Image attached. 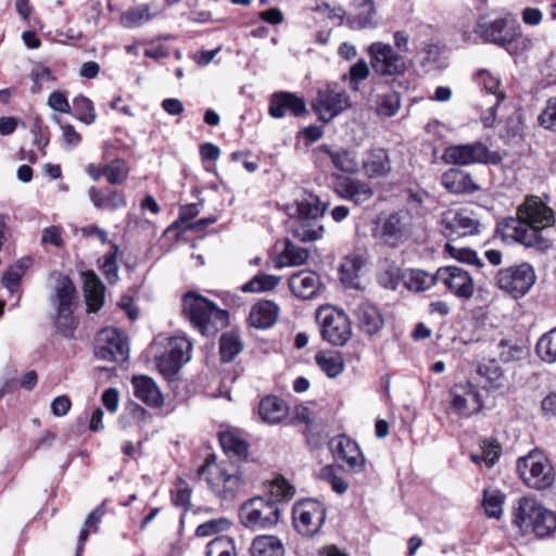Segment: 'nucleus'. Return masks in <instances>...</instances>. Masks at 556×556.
Returning <instances> with one entry per match:
<instances>
[{
	"label": "nucleus",
	"mask_w": 556,
	"mask_h": 556,
	"mask_svg": "<svg viewBox=\"0 0 556 556\" xmlns=\"http://www.w3.org/2000/svg\"><path fill=\"white\" fill-rule=\"evenodd\" d=\"M536 280L534 268L522 263L498 270L496 275V286L514 298L523 296L529 292Z\"/></svg>",
	"instance_id": "9"
},
{
	"label": "nucleus",
	"mask_w": 556,
	"mask_h": 556,
	"mask_svg": "<svg viewBox=\"0 0 556 556\" xmlns=\"http://www.w3.org/2000/svg\"><path fill=\"white\" fill-rule=\"evenodd\" d=\"M244 344L240 336L235 331H228L220 336L219 353L223 362H231L243 351Z\"/></svg>",
	"instance_id": "40"
},
{
	"label": "nucleus",
	"mask_w": 556,
	"mask_h": 556,
	"mask_svg": "<svg viewBox=\"0 0 556 556\" xmlns=\"http://www.w3.org/2000/svg\"><path fill=\"white\" fill-rule=\"evenodd\" d=\"M364 258L358 254L348 255L341 264V281L344 286L359 289V271L364 266Z\"/></svg>",
	"instance_id": "37"
},
{
	"label": "nucleus",
	"mask_w": 556,
	"mask_h": 556,
	"mask_svg": "<svg viewBox=\"0 0 556 556\" xmlns=\"http://www.w3.org/2000/svg\"><path fill=\"white\" fill-rule=\"evenodd\" d=\"M349 105V98L344 91L327 87L318 90V101L315 103V113L320 121L328 123L339 115Z\"/></svg>",
	"instance_id": "19"
},
{
	"label": "nucleus",
	"mask_w": 556,
	"mask_h": 556,
	"mask_svg": "<svg viewBox=\"0 0 556 556\" xmlns=\"http://www.w3.org/2000/svg\"><path fill=\"white\" fill-rule=\"evenodd\" d=\"M370 65L374 72L380 76L402 75L407 68L406 60L399 54L391 45L372 42L368 49Z\"/></svg>",
	"instance_id": "10"
},
{
	"label": "nucleus",
	"mask_w": 556,
	"mask_h": 556,
	"mask_svg": "<svg viewBox=\"0 0 556 556\" xmlns=\"http://www.w3.org/2000/svg\"><path fill=\"white\" fill-rule=\"evenodd\" d=\"M362 166L369 178L387 176L391 170V162L387 150L374 149L369 151L366 159L363 160Z\"/></svg>",
	"instance_id": "33"
},
{
	"label": "nucleus",
	"mask_w": 556,
	"mask_h": 556,
	"mask_svg": "<svg viewBox=\"0 0 556 556\" xmlns=\"http://www.w3.org/2000/svg\"><path fill=\"white\" fill-rule=\"evenodd\" d=\"M343 467L340 465H326L319 471V479L330 485L331 490L343 495L350 488V483L342 476Z\"/></svg>",
	"instance_id": "39"
},
{
	"label": "nucleus",
	"mask_w": 556,
	"mask_h": 556,
	"mask_svg": "<svg viewBox=\"0 0 556 556\" xmlns=\"http://www.w3.org/2000/svg\"><path fill=\"white\" fill-rule=\"evenodd\" d=\"M280 281L279 277L261 274L254 276L249 282L241 287L243 292H263L274 289Z\"/></svg>",
	"instance_id": "57"
},
{
	"label": "nucleus",
	"mask_w": 556,
	"mask_h": 556,
	"mask_svg": "<svg viewBox=\"0 0 556 556\" xmlns=\"http://www.w3.org/2000/svg\"><path fill=\"white\" fill-rule=\"evenodd\" d=\"M477 33L483 41L505 48L521 37L520 25L510 15L481 14L477 20Z\"/></svg>",
	"instance_id": "4"
},
{
	"label": "nucleus",
	"mask_w": 556,
	"mask_h": 556,
	"mask_svg": "<svg viewBox=\"0 0 556 556\" xmlns=\"http://www.w3.org/2000/svg\"><path fill=\"white\" fill-rule=\"evenodd\" d=\"M544 229L522 223L518 218L507 217L497 224L496 232L504 241L513 240L544 252L552 247L551 240L543 235Z\"/></svg>",
	"instance_id": "7"
},
{
	"label": "nucleus",
	"mask_w": 556,
	"mask_h": 556,
	"mask_svg": "<svg viewBox=\"0 0 556 556\" xmlns=\"http://www.w3.org/2000/svg\"><path fill=\"white\" fill-rule=\"evenodd\" d=\"M514 523L538 538H545L556 530V514L532 497H521L514 513Z\"/></svg>",
	"instance_id": "3"
},
{
	"label": "nucleus",
	"mask_w": 556,
	"mask_h": 556,
	"mask_svg": "<svg viewBox=\"0 0 556 556\" xmlns=\"http://www.w3.org/2000/svg\"><path fill=\"white\" fill-rule=\"evenodd\" d=\"M313 502L311 498L298 501L292 508V522L295 531L304 538L313 536Z\"/></svg>",
	"instance_id": "31"
},
{
	"label": "nucleus",
	"mask_w": 556,
	"mask_h": 556,
	"mask_svg": "<svg viewBox=\"0 0 556 556\" xmlns=\"http://www.w3.org/2000/svg\"><path fill=\"white\" fill-rule=\"evenodd\" d=\"M76 307L55 309V327L58 331L65 338H73L77 327V320L74 317Z\"/></svg>",
	"instance_id": "51"
},
{
	"label": "nucleus",
	"mask_w": 556,
	"mask_h": 556,
	"mask_svg": "<svg viewBox=\"0 0 556 556\" xmlns=\"http://www.w3.org/2000/svg\"><path fill=\"white\" fill-rule=\"evenodd\" d=\"M444 233L450 237H465L479 232L480 223L466 210H448L442 216Z\"/></svg>",
	"instance_id": "21"
},
{
	"label": "nucleus",
	"mask_w": 556,
	"mask_h": 556,
	"mask_svg": "<svg viewBox=\"0 0 556 556\" xmlns=\"http://www.w3.org/2000/svg\"><path fill=\"white\" fill-rule=\"evenodd\" d=\"M295 494V488L282 476H277L268 483L267 500L277 503L290 501Z\"/></svg>",
	"instance_id": "42"
},
{
	"label": "nucleus",
	"mask_w": 556,
	"mask_h": 556,
	"mask_svg": "<svg viewBox=\"0 0 556 556\" xmlns=\"http://www.w3.org/2000/svg\"><path fill=\"white\" fill-rule=\"evenodd\" d=\"M315 14L324 20L327 18L332 26H339L343 22L345 11L340 5L331 7L327 2H321L315 5Z\"/></svg>",
	"instance_id": "59"
},
{
	"label": "nucleus",
	"mask_w": 556,
	"mask_h": 556,
	"mask_svg": "<svg viewBox=\"0 0 556 556\" xmlns=\"http://www.w3.org/2000/svg\"><path fill=\"white\" fill-rule=\"evenodd\" d=\"M84 294L88 312H98L104 304L105 287L93 271L83 274Z\"/></svg>",
	"instance_id": "28"
},
{
	"label": "nucleus",
	"mask_w": 556,
	"mask_h": 556,
	"mask_svg": "<svg viewBox=\"0 0 556 556\" xmlns=\"http://www.w3.org/2000/svg\"><path fill=\"white\" fill-rule=\"evenodd\" d=\"M313 204L308 199L296 200L287 205V214L290 217V229L295 239L302 242L313 240Z\"/></svg>",
	"instance_id": "17"
},
{
	"label": "nucleus",
	"mask_w": 556,
	"mask_h": 556,
	"mask_svg": "<svg viewBox=\"0 0 556 556\" xmlns=\"http://www.w3.org/2000/svg\"><path fill=\"white\" fill-rule=\"evenodd\" d=\"M206 556H237L235 541L227 535H219L206 545Z\"/></svg>",
	"instance_id": "52"
},
{
	"label": "nucleus",
	"mask_w": 556,
	"mask_h": 556,
	"mask_svg": "<svg viewBox=\"0 0 556 556\" xmlns=\"http://www.w3.org/2000/svg\"><path fill=\"white\" fill-rule=\"evenodd\" d=\"M505 495L496 489H485L483 491L482 506L490 518L500 519L503 514V504Z\"/></svg>",
	"instance_id": "45"
},
{
	"label": "nucleus",
	"mask_w": 556,
	"mask_h": 556,
	"mask_svg": "<svg viewBox=\"0 0 556 556\" xmlns=\"http://www.w3.org/2000/svg\"><path fill=\"white\" fill-rule=\"evenodd\" d=\"M279 307L271 301H261L253 305L249 321L255 328L266 329L271 327L278 317Z\"/></svg>",
	"instance_id": "32"
},
{
	"label": "nucleus",
	"mask_w": 556,
	"mask_h": 556,
	"mask_svg": "<svg viewBox=\"0 0 556 556\" xmlns=\"http://www.w3.org/2000/svg\"><path fill=\"white\" fill-rule=\"evenodd\" d=\"M451 409L463 417L478 414L482 407L481 395L471 382L457 383L450 390Z\"/></svg>",
	"instance_id": "16"
},
{
	"label": "nucleus",
	"mask_w": 556,
	"mask_h": 556,
	"mask_svg": "<svg viewBox=\"0 0 556 556\" xmlns=\"http://www.w3.org/2000/svg\"><path fill=\"white\" fill-rule=\"evenodd\" d=\"M292 293L302 300L313 299V273L303 270L293 274L289 279Z\"/></svg>",
	"instance_id": "41"
},
{
	"label": "nucleus",
	"mask_w": 556,
	"mask_h": 556,
	"mask_svg": "<svg viewBox=\"0 0 556 556\" xmlns=\"http://www.w3.org/2000/svg\"><path fill=\"white\" fill-rule=\"evenodd\" d=\"M182 311L191 325L206 337L214 336L228 319L227 311L218 308L213 302L193 292L184 295Z\"/></svg>",
	"instance_id": "2"
},
{
	"label": "nucleus",
	"mask_w": 556,
	"mask_h": 556,
	"mask_svg": "<svg viewBox=\"0 0 556 556\" xmlns=\"http://www.w3.org/2000/svg\"><path fill=\"white\" fill-rule=\"evenodd\" d=\"M308 257V251L299 248L292 243H287L283 254L279 257L276 267L280 268L285 265H300L303 264Z\"/></svg>",
	"instance_id": "58"
},
{
	"label": "nucleus",
	"mask_w": 556,
	"mask_h": 556,
	"mask_svg": "<svg viewBox=\"0 0 556 556\" xmlns=\"http://www.w3.org/2000/svg\"><path fill=\"white\" fill-rule=\"evenodd\" d=\"M118 245L116 243L111 244V251L105 253L100 260V267L109 280L110 283H113L118 278V266H117V254H118Z\"/></svg>",
	"instance_id": "54"
},
{
	"label": "nucleus",
	"mask_w": 556,
	"mask_h": 556,
	"mask_svg": "<svg viewBox=\"0 0 556 556\" xmlns=\"http://www.w3.org/2000/svg\"><path fill=\"white\" fill-rule=\"evenodd\" d=\"M315 362L328 378H336L344 370L345 363L341 352L336 350L320 351L315 355Z\"/></svg>",
	"instance_id": "36"
},
{
	"label": "nucleus",
	"mask_w": 556,
	"mask_h": 556,
	"mask_svg": "<svg viewBox=\"0 0 556 556\" xmlns=\"http://www.w3.org/2000/svg\"><path fill=\"white\" fill-rule=\"evenodd\" d=\"M535 351L543 362L548 364L556 362V327L539 339Z\"/></svg>",
	"instance_id": "46"
},
{
	"label": "nucleus",
	"mask_w": 556,
	"mask_h": 556,
	"mask_svg": "<svg viewBox=\"0 0 556 556\" xmlns=\"http://www.w3.org/2000/svg\"><path fill=\"white\" fill-rule=\"evenodd\" d=\"M437 278L455 296L470 299L475 293V283L471 274L460 266H443L437 269Z\"/></svg>",
	"instance_id": "15"
},
{
	"label": "nucleus",
	"mask_w": 556,
	"mask_h": 556,
	"mask_svg": "<svg viewBox=\"0 0 556 556\" xmlns=\"http://www.w3.org/2000/svg\"><path fill=\"white\" fill-rule=\"evenodd\" d=\"M289 410L286 401L276 395H268L258 404L261 419L269 425H277L285 420L289 415Z\"/></svg>",
	"instance_id": "27"
},
{
	"label": "nucleus",
	"mask_w": 556,
	"mask_h": 556,
	"mask_svg": "<svg viewBox=\"0 0 556 556\" xmlns=\"http://www.w3.org/2000/svg\"><path fill=\"white\" fill-rule=\"evenodd\" d=\"M135 396L151 407H160L163 405V396L155 382L147 377L132 378Z\"/></svg>",
	"instance_id": "29"
},
{
	"label": "nucleus",
	"mask_w": 556,
	"mask_h": 556,
	"mask_svg": "<svg viewBox=\"0 0 556 556\" xmlns=\"http://www.w3.org/2000/svg\"><path fill=\"white\" fill-rule=\"evenodd\" d=\"M89 199L99 210L115 211L127 205L126 197L123 192L110 189L106 192L91 187L88 191Z\"/></svg>",
	"instance_id": "34"
},
{
	"label": "nucleus",
	"mask_w": 556,
	"mask_h": 556,
	"mask_svg": "<svg viewBox=\"0 0 556 556\" xmlns=\"http://www.w3.org/2000/svg\"><path fill=\"white\" fill-rule=\"evenodd\" d=\"M478 374L486 379L490 388H500L504 384V371L496 358H490L481 363L478 367Z\"/></svg>",
	"instance_id": "43"
},
{
	"label": "nucleus",
	"mask_w": 556,
	"mask_h": 556,
	"mask_svg": "<svg viewBox=\"0 0 556 556\" xmlns=\"http://www.w3.org/2000/svg\"><path fill=\"white\" fill-rule=\"evenodd\" d=\"M103 173L110 184L121 185L127 179L129 168L125 161L115 159L103 167Z\"/></svg>",
	"instance_id": "55"
},
{
	"label": "nucleus",
	"mask_w": 556,
	"mask_h": 556,
	"mask_svg": "<svg viewBox=\"0 0 556 556\" xmlns=\"http://www.w3.org/2000/svg\"><path fill=\"white\" fill-rule=\"evenodd\" d=\"M198 473L204 477L210 491L223 503H233L244 485L242 476L232 464L216 463L214 456L205 459Z\"/></svg>",
	"instance_id": "1"
},
{
	"label": "nucleus",
	"mask_w": 556,
	"mask_h": 556,
	"mask_svg": "<svg viewBox=\"0 0 556 556\" xmlns=\"http://www.w3.org/2000/svg\"><path fill=\"white\" fill-rule=\"evenodd\" d=\"M126 337L116 328L102 329L96 340L94 355L108 362H122L128 357Z\"/></svg>",
	"instance_id": "13"
},
{
	"label": "nucleus",
	"mask_w": 556,
	"mask_h": 556,
	"mask_svg": "<svg viewBox=\"0 0 556 556\" xmlns=\"http://www.w3.org/2000/svg\"><path fill=\"white\" fill-rule=\"evenodd\" d=\"M329 448L337 460H342L351 473H359L365 470L366 458L356 441L346 434H340L329 440Z\"/></svg>",
	"instance_id": "14"
},
{
	"label": "nucleus",
	"mask_w": 556,
	"mask_h": 556,
	"mask_svg": "<svg viewBox=\"0 0 556 556\" xmlns=\"http://www.w3.org/2000/svg\"><path fill=\"white\" fill-rule=\"evenodd\" d=\"M410 215L401 210L389 214L378 227V237L391 247H396L409 233Z\"/></svg>",
	"instance_id": "18"
},
{
	"label": "nucleus",
	"mask_w": 556,
	"mask_h": 556,
	"mask_svg": "<svg viewBox=\"0 0 556 556\" xmlns=\"http://www.w3.org/2000/svg\"><path fill=\"white\" fill-rule=\"evenodd\" d=\"M401 106V98L396 91H389L379 94L377 99V113L379 115L391 117L396 114Z\"/></svg>",
	"instance_id": "56"
},
{
	"label": "nucleus",
	"mask_w": 556,
	"mask_h": 556,
	"mask_svg": "<svg viewBox=\"0 0 556 556\" xmlns=\"http://www.w3.org/2000/svg\"><path fill=\"white\" fill-rule=\"evenodd\" d=\"M354 317L359 330L368 336L376 334L383 327V319L379 309L368 302L357 305Z\"/></svg>",
	"instance_id": "26"
},
{
	"label": "nucleus",
	"mask_w": 556,
	"mask_h": 556,
	"mask_svg": "<svg viewBox=\"0 0 556 556\" xmlns=\"http://www.w3.org/2000/svg\"><path fill=\"white\" fill-rule=\"evenodd\" d=\"M192 343L186 337L169 338L165 351L156 358L160 372L172 378L191 359Z\"/></svg>",
	"instance_id": "11"
},
{
	"label": "nucleus",
	"mask_w": 556,
	"mask_h": 556,
	"mask_svg": "<svg viewBox=\"0 0 556 556\" xmlns=\"http://www.w3.org/2000/svg\"><path fill=\"white\" fill-rule=\"evenodd\" d=\"M540 126L556 132V97H552L546 101L545 108L538 117Z\"/></svg>",
	"instance_id": "62"
},
{
	"label": "nucleus",
	"mask_w": 556,
	"mask_h": 556,
	"mask_svg": "<svg viewBox=\"0 0 556 556\" xmlns=\"http://www.w3.org/2000/svg\"><path fill=\"white\" fill-rule=\"evenodd\" d=\"M152 14L147 4H140L135 8L126 10L121 15V23L126 28H135L143 25L151 21Z\"/></svg>",
	"instance_id": "47"
},
{
	"label": "nucleus",
	"mask_w": 556,
	"mask_h": 556,
	"mask_svg": "<svg viewBox=\"0 0 556 556\" xmlns=\"http://www.w3.org/2000/svg\"><path fill=\"white\" fill-rule=\"evenodd\" d=\"M334 190L339 197L350 200L356 205L367 202L374 194L369 185L349 176H338L334 181Z\"/></svg>",
	"instance_id": "24"
},
{
	"label": "nucleus",
	"mask_w": 556,
	"mask_h": 556,
	"mask_svg": "<svg viewBox=\"0 0 556 556\" xmlns=\"http://www.w3.org/2000/svg\"><path fill=\"white\" fill-rule=\"evenodd\" d=\"M325 152L329 154L333 165L346 173H355L359 168V163L356 161L355 156L349 151H341L337 153H330L325 149Z\"/></svg>",
	"instance_id": "60"
},
{
	"label": "nucleus",
	"mask_w": 556,
	"mask_h": 556,
	"mask_svg": "<svg viewBox=\"0 0 556 556\" xmlns=\"http://www.w3.org/2000/svg\"><path fill=\"white\" fill-rule=\"evenodd\" d=\"M405 288L414 292H422L432 288L438 281L437 271L429 274L421 269H409L403 274Z\"/></svg>",
	"instance_id": "38"
},
{
	"label": "nucleus",
	"mask_w": 556,
	"mask_h": 556,
	"mask_svg": "<svg viewBox=\"0 0 556 556\" xmlns=\"http://www.w3.org/2000/svg\"><path fill=\"white\" fill-rule=\"evenodd\" d=\"M74 116L86 125L96 122L97 114L92 101L85 96H77L73 100Z\"/></svg>",
	"instance_id": "50"
},
{
	"label": "nucleus",
	"mask_w": 556,
	"mask_h": 556,
	"mask_svg": "<svg viewBox=\"0 0 556 556\" xmlns=\"http://www.w3.org/2000/svg\"><path fill=\"white\" fill-rule=\"evenodd\" d=\"M315 319L321 320L320 333L324 340L333 345H343L351 337V325L348 316L332 308H319Z\"/></svg>",
	"instance_id": "12"
},
{
	"label": "nucleus",
	"mask_w": 556,
	"mask_h": 556,
	"mask_svg": "<svg viewBox=\"0 0 556 556\" xmlns=\"http://www.w3.org/2000/svg\"><path fill=\"white\" fill-rule=\"evenodd\" d=\"M445 249L448 252V254L452 257H454L455 260H457L458 262L466 263V264H471V265H477L478 267L483 266V263L478 257L477 253L473 250H471V249L455 248L451 243H447Z\"/></svg>",
	"instance_id": "64"
},
{
	"label": "nucleus",
	"mask_w": 556,
	"mask_h": 556,
	"mask_svg": "<svg viewBox=\"0 0 556 556\" xmlns=\"http://www.w3.org/2000/svg\"><path fill=\"white\" fill-rule=\"evenodd\" d=\"M281 509L266 496H255L244 502L239 511L240 522L248 529L262 530L276 526Z\"/></svg>",
	"instance_id": "5"
},
{
	"label": "nucleus",
	"mask_w": 556,
	"mask_h": 556,
	"mask_svg": "<svg viewBox=\"0 0 556 556\" xmlns=\"http://www.w3.org/2000/svg\"><path fill=\"white\" fill-rule=\"evenodd\" d=\"M50 278L53 280L50 302L54 309L76 307L78 296L72 279L60 273L51 274Z\"/></svg>",
	"instance_id": "23"
},
{
	"label": "nucleus",
	"mask_w": 556,
	"mask_h": 556,
	"mask_svg": "<svg viewBox=\"0 0 556 556\" xmlns=\"http://www.w3.org/2000/svg\"><path fill=\"white\" fill-rule=\"evenodd\" d=\"M442 186L454 194H471L480 189L471 176L459 169L450 168L441 176Z\"/></svg>",
	"instance_id": "25"
},
{
	"label": "nucleus",
	"mask_w": 556,
	"mask_h": 556,
	"mask_svg": "<svg viewBox=\"0 0 556 556\" xmlns=\"http://www.w3.org/2000/svg\"><path fill=\"white\" fill-rule=\"evenodd\" d=\"M251 556H285V546L275 535H257L250 547Z\"/></svg>",
	"instance_id": "35"
},
{
	"label": "nucleus",
	"mask_w": 556,
	"mask_h": 556,
	"mask_svg": "<svg viewBox=\"0 0 556 556\" xmlns=\"http://www.w3.org/2000/svg\"><path fill=\"white\" fill-rule=\"evenodd\" d=\"M104 504L93 509L86 518L84 528L79 532L78 544L76 549V556H79L84 549L85 543L89 536L90 529L93 532L98 531V523L104 516Z\"/></svg>",
	"instance_id": "48"
},
{
	"label": "nucleus",
	"mask_w": 556,
	"mask_h": 556,
	"mask_svg": "<svg viewBox=\"0 0 556 556\" xmlns=\"http://www.w3.org/2000/svg\"><path fill=\"white\" fill-rule=\"evenodd\" d=\"M219 442L223 450L227 454L237 456L238 458H245L248 456L249 445L245 441L238 438L231 432H224L219 435Z\"/></svg>",
	"instance_id": "49"
},
{
	"label": "nucleus",
	"mask_w": 556,
	"mask_h": 556,
	"mask_svg": "<svg viewBox=\"0 0 556 556\" xmlns=\"http://www.w3.org/2000/svg\"><path fill=\"white\" fill-rule=\"evenodd\" d=\"M351 4L358 10L356 14L348 17V24L352 29L361 30L376 26V8L372 0H352Z\"/></svg>",
	"instance_id": "30"
},
{
	"label": "nucleus",
	"mask_w": 556,
	"mask_h": 556,
	"mask_svg": "<svg viewBox=\"0 0 556 556\" xmlns=\"http://www.w3.org/2000/svg\"><path fill=\"white\" fill-rule=\"evenodd\" d=\"M516 218L539 228H547L555 223L553 210L538 197L527 198L525 203L518 207Z\"/></svg>",
	"instance_id": "20"
},
{
	"label": "nucleus",
	"mask_w": 556,
	"mask_h": 556,
	"mask_svg": "<svg viewBox=\"0 0 556 556\" xmlns=\"http://www.w3.org/2000/svg\"><path fill=\"white\" fill-rule=\"evenodd\" d=\"M443 160L447 164L467 166L476 163L498 164L502 161L501 155L481 141H475L467 144H454L445 149Z\"/></svg>",
	"instance_id": "8"
},
{
	"label": "nucleus",
	"mask_w": 556,
	"mask_h": 556,
	"mask_svg": "<svg viewBox=\"0 0 556 556\" xmlns=\"http://www.w3.org/2000/svg\"><path fill=\"white\" fill-rule=\"evenodd\" d=\"M497 356L502 363H510L522 359L526 354V348L517 343V341L501 339L497 343Z\"/></svg>",
	"instance_id": "44"
},
{
	"label": "nucleus",
	"mask_w": 556,
	"mask_h": 556,
	"mask_svg": "<svg viewBox=\"0 0 556 556\" xmlns=\"http://www.w3.org/2000/svg\"><path fill=\"white\" fill-rule=\"evenodd\" d=\"M501 137L507 141L518 142L523 137V121L520 113L515 112L505 121Z\"/></svg>",
	"instance_id": "53"
},
{
	"label": "nucleus",
	"mask_w": 556,
	"mask_h": 556,
	"mask_svg": "<svg viewBox=\"0 0 556 556\" xmlns=\"http://www.w3.org/2000/svg\"><path fill=\"white\" fill-rule=\"evenodd\" d=\"M517 472L526 485L546 490L554 484L555 473L548 459L539 452H530L518 458Z\"/></svg>",
	"instance_id": "6"
},
{
	"label": "nucleus",
	"mask_w": 556,
	"mask_h": 556,
	"mask_svg": "<svg viewBox=\"0 0 556 556\" xmlns=\"http://www.w3.org/2000/svg\"><path fill=\"white\" fill-rule=\"evenodd\" d=\"M290 112L295 117L307 116L309 111L303 98L288 91H279L271 94L268 113L274 118H281Z\"/></svg>",
	"instance_id": "22"
},
{
	"label": "nucleus",
	"mask_w": 556,
	"mask_h": 556,
	"mask_svg": "<svg viewBox=\"0 0 556 556\" xmlns=\"http://www.w3.org/2000/svg\"><path fill=\"white\" fill-rule=\"evenodd\" d=\"M230 527V521L227 518L220 517L211 519L198 526L195 534L199 538H206L218 532H223Z\"/></svg>",
	"instance_id": "61"
},
{
	"label": "nucleus",
	"mask_w": 556,
	"mask_h": 556,
	"mask_svg": "<svg viewBox=\"0 0 556 556\" xmlns=\"http://www.w3.org/2000/svg\"><path fill=\"white\" fill-rule=\"evenodd\" d=\"M401 280H403V275L394 265H389L388 268L380 270L378 274L379 285L386 289L396 290Z\"/></svg>",
	"instance_id": "63"
}]
</instances>
